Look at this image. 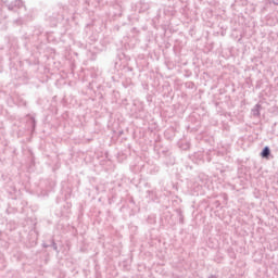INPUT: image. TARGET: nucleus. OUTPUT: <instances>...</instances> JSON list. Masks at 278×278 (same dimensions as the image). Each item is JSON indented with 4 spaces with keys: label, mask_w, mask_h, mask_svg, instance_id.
Returning a JSON list of instances; mask_svg holds the SVG:
<instances>
[{
    "label": "nucleus",
    "mask_w": 278,
    "mask_h": 278,
    "mask_svg": "<svg viewBox=\"0 0 278 278\" xmlns=\"http://www.w3.org/2000/svg\"><path fill=\"white\" fill-rule=\"evenodd\" d=\"M261 155L262 157H268V155H270V149L268 147H265Z\"/></svg>",
    "instance_id": "obj_1"
}]
</instances>
